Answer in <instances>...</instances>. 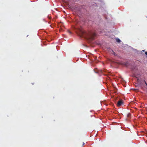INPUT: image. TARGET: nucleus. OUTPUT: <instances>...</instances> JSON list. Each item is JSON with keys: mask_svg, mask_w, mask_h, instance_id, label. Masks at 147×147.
Masks as SVG:
<instances>
[{"mask_svg": "<svg viewBox=\"0 0 147 147\" xmlns=\"http://www.w3.org/2000/svg\"><path fill=\"white\" fill-rule=\"evenodd\" d=\"M87 35H89L90 37L92 38H93L96 35V33L94 32L88 34Z\"/></svg>", "mask_w": 147, "mask_h": 147, "instance_id": "nucleus-1", "label": "nucleus"}, {"mask_svg": "<svg viewBox=\"0 0 147 147\" xmlns=\"http://www.w3.org/2000/svg\"><path fill=\"white\" fill-rule=\"evenodd\" d=\"M123 104V100H122L118 101L117 103V105L118 107H119L122 105Z\"/></svg>", "mask_w": 147, "mask_h": 147, "instance_id": "nucleus-2", "label": "nucleus"}, {"mask_svg": "<svg viewBox=\"0 0 147 147\" xmlns=\"http://www.w3.org/2000/svg\"><path fill=\"white\" fill-rule=\"evenodd\" d=\"M116 41L118 42H121L120 40L118 38H116Z\"/></svg>", "mask_w": 147, "mask_h": 147, "instance_id": "nucleus-3", "label": "nucleus"}, {"mask_svg": "<svg viewBox=\"0 0 147 147\" xmlns=\"http://www.w3.org/2000/svg\"><path fill=\"white\" fill-rule=\"evenodd\" d=\"M82 32V35H81V36H83L85 34V32Z\"/></svg>", "mask_w": 147, "mask_h": 147, "instance_id": "nucleus-4", "label": "nucleus"}, {"mask_svg": "<svg viewBox=\"0 0 147 147\" xmlns=\"http://www.w3.org/2000/svg\"><path fill=\"white\" fill-rule=\"evenodd\" d=\"M68 32H69V33H70V34H71V32L70 31H69V30H68Z\"/></svg>", "mask_w": 147, "mask_h": 147, "instance_id": "nucleus-5", "label": "nucleus"}, {"mask_svg": "<svg viewBox=\"0 0 147 147\" xmlns=\"http://www.w3.org/2000/svg\"><path fill=\"white\" fill-rule=\"evenodd\" d=\"M144 82L146 85L147 86V83H146V82L145 81H144Z\"/></svg>", "mask_w": 147, "mask_h": 147, "instance_id": "nucleus-6", "label": "nucleus"}, {"mask_svg": "<svg viewBox=\"0 0 147 147\" xmlns=\"http://www.w3.org/2000/svg\"><path fill=\"white\" fill-rule=\"evenodd\" d=\"M145 54L146 55H147V52H146L145 53Z\"/></svg>", "mask_w": 147, "mask_h": 147, "instance_id": "nucleus-7", "label": "nucleus"}, {"mask_svg": "<svg viewBox=\"0 0 147 147\" xmlns=\"http://www.w3.org/2000/svg\"><path fill=\"white\" fill-rule=\"evenodd\" d=\"M84 142H83V145H84Z\"/></svg>", "mask_w": 147, "mask_h": 147, "instance_id": "nucleus-8", "label": "nucleus"}, {"mask_svg": "<svg viewBox=\"0 0 147 147\" xmlns=\"http://www.w3.org/2000/svg\"><path fill=\"white\" fill-rule=\"evenodd\" d=\"M116 91H115V92L116 93Z\"/></svg>", "mask_w": 147, "mask_h": 147, "instance_id": "nucleus-9", "label": "nucleus"}]
</instances>
